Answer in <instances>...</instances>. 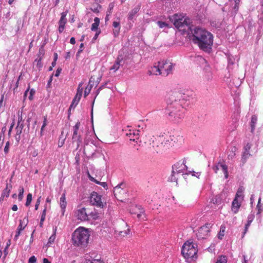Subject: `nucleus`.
Instances as JSON below:
<instances>
[{
  "label": "nucleus",
  "mask_w": 263,
  "mask_h": 263,
  "mask_svg": "<svg viewBox=\"0 0 263 263\" xmlns=\"http://www.w3.org/2000/svg\"><path fill=\"white\" fill-rule=\"evenodd\" d=\"M251 145L249 143H247L246 145L244 147V151L246 152H249L250 151V149H251Z\"/></svg>",
  "instance_id": "obj_53"
},
{
  "label": "nucleus",
  "mask_w": 263,
  "mask_h": 263,
  "mask_svg": "<svg viewBox=\"0 0 263 263\" xmlns=\"http://www.w3.org/2000/svg\"><path fill=\"white\" fill-rule=\"evenodd\" d=\"M80 100V99L74 97V98H73V99L72 100V103H71L69 108H70L72 106H74V107L76 106L77 105V104H78V103L79 102Z\"/></svg>",
  "instance_id": "obj_42"
},
{
  "label": "nucleus",
  "mask_w": 263,
  "mask_h": 263,
  "mask_svg": "<svg viewBox=\"0 0 263 263\" xmlns=\"http://www.w3.org/2000/svg\"><path fill=\"white\" fill-rule=\"evenodd\" d=\"M64 29H65L64 26L59 25V28H58V31H59V33H62L63 31V30H64Z\"/></svg>",
  "instance_id": "obj_57"
},
{
  "label": "nucleus",
  "mask_w": 263,
  "mask_h": 263,
  "mask_svg": "<svg viewBox=\"0 0 263 263\" xmlns=\"http://www.w3.org/2000/svg\"><path fill=\"white\" fill-rule=\"evenodd\" d=\"M100 24V19L98 17L94 18V23L91 25V30L92 31H97Z\"/></svg>",
  "instance_id": "obj_28"
},
{
  "label": "nucleus",
  "mask_w": 263,
  "mask_h": 263,
  "mask_svg": "<svg viewBox=\"0 0 263 263\" xmlns=\"http://www.w3.org/2000/svg\"><path fill=\"white\" fill-rule=\"evenodd\" d=\"M123 61V58L122 56H118L116 59L114 64L111 66L110 68V71H112L114 72H116L121 65V62Z\"/></svg>",
  "instance_id": "obj_14"
},
{
  "label": "nucleus",
  "mask_w": 263,
  "mask_h": 263,
  "mask_svg": "<svg viewBox=\"0 0 263 263\" xmlns=\"http://www.w3.org/2000/svg\"><path fill=\"white\" fill-rule=\"evenodd\" d=\"M253 216H252V215L251 216H249L248 217V221H247V223L246 224V225L247 226L250 227L251 222L253 221Z\"/></svg>",
  "instance_id": "obj_44"
},
{
  "label": "nucleus",
  "mask_w": 263,
  "mask_h": 263,
  "mask_svg": "<svg viewBox=\"0 0 263 263\" xmlns=\"http://www.w3.org/2000/svg\"><path fill=\"white\" fill-rule=\"evenodd\" d=\"M186 169L184 161H179L175 163L172 166V175L171 177V181L177 182L178 175L183 173Z\"/></svg>",
  "instance_id": "obj_6"
},
{
  "label": "nucleus",
  "mask_w": 263,
  "mask_h": 263,
  "mask_svg": "<svg viewBox=\"0 0 263 263\" xmlns=\"http://www.w3.org/2000/svg\"><path fill=\"white\" fill-rule=\"evenodd\" d=\"M91 89V86H90L89 88L87 87L85 90L84 92V97H86L90 93Z\"/></svg>",
  "instance_id": "obj_45"
},
{
  "label": "nucleus",
  "mask_w": 263,
  "mask_h": 263,
  "mask_svg": "<svg viewBox=\"0 0 263 263\" xmlns=\"http://www.w3.org/2000/svg\"><path fill=\"white\" fill-rule=\"evenodd\" d=\"M139 130H129L126 135L129 137L130 140L135 141L139 138Z\"/></svg>",
  "instance_id": "obj_18"
},
{
  "label": "nucleus",
  "mask_w": 263,
  "mask_h": 263,
  "mask_svg": "<svg viewBox=\"0 0 263 263\" xmlns=\"http://www.w3.org/2000/svg\"><path fill=\"white\" fill-rule=\"evenodd\" d=\"M102 8V6L97 3H95L92 4L90 9L94 13H98L100 12V10Z\"/></svg>",
  "instance_id": "obj_24"
},
{
  "label": "nucleus",
  "mask_w": 263,
  "mask_h": 263,
  "mask_svg": "<svg viewBox=\"0 0 263 263\" xmlns=\"http://www.w3.org/2000/svg\"><path fill=\"white\" fill-rule=\"evenodd\" d=\"M67 13H68V11L63 12L62 13H61V18L59 21V24L60 25H62V26H65L66 23L67 22L66 16L67 14Z\"/></svg>",
  "instance_id": "obj_23"
},
{
  "label": "nucleus",
  "mask_w": 263,
  "mask_h": 263,
  "mask_svg": "<svg viewBox=\"0 0 263 263\" xmlns=\"http://www.w3.org/2000/svg\"><path fill=\"white\" fill-rule=\"evenodd\" d=\"M22 231H20L18 229H17V231H16V234L14 237L15 239H16V240L17 239V238H18V236L20 235Z\"/></svg>",
  "instance_id": "obj_58"
},
{
  "label": "nucleus",
  "mask_w": 263,
  "mask_h": 263,
  "mask_svg": "<svg viewBox=\"0 0 263 263\" xmlns=\"http://www.w3.org/2000/svg\"><path fill=\"white\" fill-rule=\"evenodd\" d=\"M260 201H261V198H259L258 199L257 205V209L258 210V212H257L258 214H260L263 210L262 208V205L260 204Z\"/></svg>",
  "instance_id": "obj_38"
},
{
  "label": "nucleus",
  "mask_w": 263,
  "mask_h": 263,
  "mask_svg": "<svg viewBox=\"0 0 263 263\" xmlns=\"http://www.w3.org/2000/svg\"><path fill=\"white\" fill-rule=\"evenodd\" d=\"M220 166H219V163L217 164V165L214 166L213 167V170L215 173H217L218 171L220 170Z\"/></svg>",
  "instance_id": "obj_55"
},
{
  "label": "nucleus",
  "mask_w": 263,
  "mask_h": 263,
  "mask_svg": "<svg viewBox=\"0 0 263 263\" xmlns=\"http://www.w3.org/2000/svg\"><path fill=\"white\" fill-rule=\"evenodd\" d=\"M112 26L114 28V29L113 30V33L115 36H117L118 35L120 31V22L119 21H114L112 23Z\"/></svg>",
  "instance_id": "obj_21"
},
{
  "label": "nucleus",
  "mask_w": 263,
  "mask_h": 263,
  "mask_svg": "<svg viewBox=\"0 0 263 263\" xmlns=\"http://www.w3.org/2000/svg\"><path fill=\"white\" fill-rule=\"evenodd\" d=\"M158 25L160 28H163L167 26V24L165 22L161 21L158 22Z\"/></svg>",
  "instance_id": "obj_50"
},
{
  "label": "nucleus",
  "mask_w": 263,
  "mask_h": 263,
  "mask_svg": "<svg viewBox=\"0 0 263 263\" xmlns=\"http://www.w3.org/2000/svg\"><path fill=\"white\" fill-rule=\"evenodd\" d=\"M227 258L226 256L221 255L218 257L216 263H227Z\"/></svg>",
  "instance_id": "obj_34"
},
{
  "label": "nucleus",
  "mask_w": 263,
  "mask_h": 263,
  "mask_svg": "<svg viewBox=\"0 0 263 263\" xmlns=\"http://www.w3.org/2000/svg\"><path fill=\"white\" fill-rule=\"evenodd\" d=\"M170 21L179 31H185L186 28L191 29L190 27L192 23L191 20L187 17L181 14H175L170 17Z\"/></svg>",
  "instance_id": "obj_4"
},
{
  "label": "nucleus",
  "mask_w": 263,
  "mask_h": 263,
  "mask_svg": "<svg viewBox=\"0 0 263 263\" xmlns=\"http://www.w3.org/2000/svg\"><path fill=\"white\" fill-rule=\"evenodd\" d=\"M140 5H138L136 7H135L134 9H133L128 14V19L130 20H132L134 17L135 15L138 13V12L140 9Z\"/></svg>",
  "instance_id": "obj_22"
},
{
  "label": "nucleus",
  "mask_w": 263,
  "mask_h": 263,
  "mask_svg": "<svg viewBox=\"0 0 263 263\" xmlns=\"http://www.w3.org/2000/svg\"><path fill=\"white\" fill-rule=\"evenodd\" d=\"M166 97V114L170 119L179 121L184 116L185 108L183 106V103L189 99V96L180 91H170L167 93Z\"/></svg>",
  "instance_id": "obj_1"
},
{
  "label": "nucleus",
  "mask_w": 263,
  "mask_h": 263,
  "mask_svg": "<svg viewBox=\"0 0 263 263\" xmlns=\"http://www.w3.org/2000/svg\"><path fill=\"white\" fill-rule=\"evenodd\" d=\"M100 33V31H97V32L96 33V34H95V35L94 37H93V40H96V39L98 38V35H99V34Z\"/></svg>",
  "instance_id": "obj_63"
},
{
  "label": "nucleus",
  "mask_w": 263,
  "mask_h": 263,
  "mask_svg": "<svg viewBox=\"0 0 263 263\" xmlns=\"http://www.w3.org/2000/svg\"><path fill=\"white\" fill-rule=\"evenodd\" d=\"M90 201L92 205L101 209L106 204L105 202L102 200V196L95 192L91 194Z\"/></svg>",
  "instance_id": "obj_10"
},
{
  "label": "nucleus",
  "mask_w": 263,
  "mask_h": 263,
  "mask_svg": "<svg viewBox=\"0 0 263 263\" xmlns=\"http://www.w3.org/2000/svg\"><path fill=\"white\" fill-rule=\"evenodd\" d=\"M241 200H239L238 199L234 198L233 200L232 203L231 210L234 214L238 212L239 209L241 205Z\"/></svg>",
  "instance_id": "obj_15"
},
{
  "label": "nucleus",
  "mask_w": 263,
  "mask_h": 263,
  "mask_svg": "<svg viewBox=\"0 0 263 263\" xmlns=\"http://www.w3.org/2000/svg\"><path fill=\"white\" fill-rule=\"evenodd\" d=\"M72 143L76 144V148L77 150L82 143V137L81 135L72 136Z\"/></svg>",
  "instance_id": "obj_19"
},
{
  "label": "nucleus",
  "mask_w": 263,
  "mask_h": 263,
  "mask_svg": "<svg viewBox=\"0 0 263 263\" xmlns=\"http://www.w3.org/2000/svg\"><path fill=\"white\" fill-rule=\"evenodd\" d=\"M115 232L121 237H125L130 235V229L126 223L123 222L121 226L116 229Z\"/></svg>",
  "instance_id": "obj_11"
},
{
  "label": "nucleus",
  "mask_w": 263,
  "mask_h": 263,
  "mask_svg": "<svg viewBox=\"0 0 263 263\" xmlns=\"http://www.w3.org/2000/svg\"><path fill=\"white\" fill-rule=\"evenodd\" d=\"M197 245L193 242L186 241L182 248L181 253L186 259H193L197 257Z\"/></svg>",
  "instance_id": "obj_5"
},
{
  "label": "nucleus",
  "mask_w": 263,
  "mask_h": 263,
  "mask_svg": "<svg viewBox=\"0 0 263 263\" xmlns=\"http://www.w3.org/2000/svg\"><path fill=\"white\" fill-rule=\"evenodd\" d=\"M257 118L255 115H253L252 116L251 121V132L253 133L255 127V124L257 123Z\"/></svg>",
  "instance_id": "obj_32"
},
{
  "label": "nucleus",
  "mask_w": 263,
  "mask_h": 263,
  "mask_svg": "<svg viewBox=\"0 0 263 263\" xmlns=\"http://www.w3.org/2000/svg\"><path fill=\"white\" fill-rule=\"evenodd\" d=\"M47 124V116H44V121H43V125L44 126H46Z\"/></svg>",
  "instance_id": "obj_60"
},
{
  "label": "nucleus",
  "mask_w": 263,
  "mask_h": 263,
  "mask_svg": "<svg viewBox=\"0 0 263 263\" xmlns=\"http://www.w3.org/2000/svg\"><path fill=\"white\" fill-rule=\"evenodd\" d=\"M70 43L73 45H74L76 43V41H75L74 37H71V39L70 40Z\"/></svg>",
  "instance_id": "obj_64"
},
{
  "label": "nucleus",
  "mask_w": 263,
  "mask_h": 263,
  "mask_svg": "<svg viewBox=\"0 0 263 263\" xmlns=\"http://www.w3.org/2000/svg\"><path fill=\"white\" fill-rule=\"evenodd\" d=\"M83 48H84V44L83 43H81L80 44V49L78 52V53H80V52H81L83 50Z\"/></svg>",
  "instance_id": "obj_59"
},
{
  "label": "nucleus",
  "mask_w": 263,
  "mask_h": 263,
  "mask_svg": "<svg viewBox=\"0 0 263 263\" xmlns=\"http://www.w3.org/2000/svg\"><path fill=\"white\" fill-rule=\"evenodd\" d=\"M24 126H16L15 128L16 129V134H15V139L19 141L21 139V134L22 133V130L24 128Z\"/></svg>",
  "instance_id": "obj_27"
},
{
  "label": "nucleus",
  "mask_w": 263,
  "mask_h": 263,
  "mask_svg": "<svg viewBox=\"0 0 263 263\" xmlns=\"http://www.w3.org/2000/svg\"><path fill=\"white\" fill-rule=\"evenodd\" d=\"M34 93H35V91L33 89L30 90V91L29 92V99L30 100H32L33 96L34 95Z\"/></svg>",
  "instance_id": "obj_52"
},
{
  "label": "nucleus",
  "mask_w": 263,
  "mask_h": 263,
  "mask_svg": "<svg viewBox=\"0 0 263 263\" xmlns=\"http://www.w3.org/2000/svg\"><path fill=\"white\" fill-rule=\"evenodd\" d=\"M81 86H82V84H80L79 85L78 88L77 89V92H80L81 93H82L83 90V88H82Z\"/></svg>",
  "instance_id": "obj_56"
},
{
  "label": "nucleus",
  "mask_w": 263,
  "mask_h": 263,
  "mask_svg": "<svg viewBox=\"0 0 263 263\" xmlns=\"http://www.w3.org/2000/svg\"><path fill=\"white\" fill-rule=\"evenodd\" d=\"M159 68L162 76L166 77L172 71L173 65L169 61H161L158 62Z\"/></svg>",
  "instance_id": "obj_9"
},
{
  "label": "nucleus",
  "mask_w": 263,
  "mask_h": 263,
  "mask_svg": "<svg viewBox=\"0 0 263 263\" xmlns=\"http://www.w3.org/2000/svg\"><path fill=\"white\" fill-rule=\"evenodd\" d=\"M55 239V234L52 235L49 238L48 243H51L53 242Z\"/></svg>",
  "instance_id": "obj_49"
},
{
  "label": "nucleus",
  "mask_w": 263,
  "mask_h": 263,
  "mask_svg": "<svg viewBox=\"0 0 263 263\" xmlns=\"http://www.w3.org/2000/svg\"><path fill=\"white\" fill-rule=\"evenodd\" d=\"M210 224L206 223L201 227L197 233V237L198 239H205L209 236Z\"/></svg>",
  "instance_id": "obj_12"
},
{
  "label": "nucleus",
  "mask_w": 263,
  "mask_h": 263,
  "mask_svg": "<svg viewBox=\"0 0 263 263\" xmlns=\"http://www.w3.org/2000/svg\"><path fill=\"white\" fill-rule=\"evenodd\" d=\"M169 138L167 135L159 136L156 138L155 141H153V143L160 149L168 148L172 147Z\"/></svg>",
  "instance_id": "obj_7"
},
{
  "label": "nucleus",
  "mask_w": 263,
  "mask_h": 263,
  "mask_svg": "<svg viewBox=\"0 0 263 263\" xmlns=\"http://www.w3.org/2000/svg\"><path fill=\"white\" fill-rule=\"evenodd\" d=\"M12 188L11 184L8 185V183L6 184L5 189L3 190L1 196L0 197V200H4L5 198H8L9 196L10 193Z\"/></svg>",
  "instance_id": "obj_16"
},
{
  "label": "nucleus",
  "mask_w": 263,
  "mask_h": 263,
  "mask_svg": "<svg viewBox=\"0 0 263 263\" xmlns=\"http://www.w3.org/2000/svg\"><path fill=\"white\" fill-rule=\"evenodd\" d=\"M225 229H226V228L224 226H221L220 232L218 234L219 235L218 237L219 238L221 239L222 237L224 236V232H225Z\"/></svg>",
  "instance_id": "obj_41"
},
{
  "label": "nucleus",
  "mask_w": 263,
  "mask_h": 263,
  "mask_svg": "<svg viewBox=\"0 0 263 263\" xmlns=\"http://www.w3.org/2000/svg\"><path fill=\"white\" fill-rule=\"evenodd\" d=\"M90 217L92 219L96 220L99 218V213L96 212L95 211L93 212H91L89 214V217Z\"/></svg>",
  "instance_id": "obj_37"
},
{
  "label": "nucleus",
  "mask_w": 263,
  "mask_h": 263,
  "mask_svg": "<svg viewBox=\"0 0 263 263\" xmlns=\"http://www.w3.org/2000/svg\"><path fill=\"white\" fill-rule=\"evenodd\" d=\"M251 156L250 153L249 152L244 151L243 154L242 155L241 160L243 163H245L246 162L247 159Z\"/></svg>",
  "instance_id": "obj_33"
},
{
  "label": "nucleus",
  "mask_w": 263,
  "mask_h": 263,
  "mask_svg": "<svg viewBox=\"0 0 263 263\" xmlns=\"http://www.w3.org/2000/svg\"><path fill=\"white\" fill-rule=\"evenodd\" d=\"M87 263H104L103 261L99 259H93Z\"/></svg>",
  "instance_id": "obj_54"
},
{
  "label": "nucleus",
  "mask_w": 263,
  "mask_h": 263,
  "mask_svg": "<svg viewBox=\"0 0 263 263\" xmlns=\"http://www.w3.org/2000/svg\"><path fill=\"white\" fill-rule=\"evenodd\" d=\"M170 137V141L172 146H174L175 143L181 142L182 140V137L177 134L173 135H168Z\"/></svg>",
  "instance_id": "obj_17"
},
{
  "label": "nucleus",
  "mask_w": 263,
  "mask_h": 263,
  "mask_svg": "<svg viewBox=\"0 0 263 263\" xmlns=\"http://www.w3.org/2000/svg\"><path fill=\"white\" fill-rule=\"evenodd\" d=\"M124 183H122L114 188V195L116 198L120 201H123L127 197V189Z\"/></svg>",
  "instance_id": "obj_8"
},
{
  "label": "nucleus",
  "mask_w": 263,
  "mask_h": 263,
  "mask_svg": "<svg viewBox=\"0 0 263 263\" xmlns=\"http://www.w3.org/2000/svg\"><path fill=\"white\" fill-rule=\"evenodd\" d=\"M32 201V194L31 193H29L27 196L26 202L25 203L26 206H28L30 205L31 202Z\"/></svg>",
  "instance_id": "obj_40"
},
{
  "label": "nucleus",
  "mask_w": 263,
  "mask_h": 263,
  "mask_svg": "<svg viewBox=\"0 0 263 263\" xmlns=\"http://www.w3.org/2000/svg\"><path fill=\"white\" fill-rule=\"evenodd\" d=\"M241 0H231V2H234L235 3V6L234 7V9L237 11L239 8V4Z\"/></svg>",
  "instance_id": "obj_43"
},
{
  "label": "nucleus",
  "mask_w": 263,
  "mask_h": 263,
  "mask_svg": "<svg viewBox=\"0 0 263 263\" xmlns=\"http://www.w3.org/2000/svg\"><path fill=\"white\" fill-rule=\"evenodd\" d=\"M17 122H24V120L23 119V117H22V112H20V111L18 112V121Z\"/></svg>",
  "instance_id": "obj_51"
},
{
  "label": "nucleus",
  "mask_w": 263,
  "mask_h": 263,
  "mask_svg": "<svg viewBox=\"0 0 263 263\" xmlns=\"http://www.w3.org/2000/svg\"><path fill=\"white\" fill-rule=\"evenodd\" d=\"M193 34V41L197 44L199 48L204 51L211 49L213 43V36L206 30L199 27H195L191 30Z\"/></svg>",
  "instance_id": "obj_2"
},
{
  "label": "nucleus",
  "mask_w": 263,
  "mask_h": 263,
  "mask_svg": "<svg viewBox=\"0 0 263 263\" xmlns=\"http://www.w3.org/2000/svg\"><path fill=\"white\" fill-rule=\"evenodd\" d=\"M4 99V95H2L1 98L0 100V107H1L3 106Z\"/></svg>",
  "instance_id": "obj_62"
},
{
  "label": "nucleus",
  "mask_w": 263,
  "mask_h": 263,
  "mask_svg": "<svg viewBox=\"0 0 263 263\" xmlns=\"http://www.w3.org/2000/svg\"><path fill=\"white\" fill-rule=\"evenodd\" d=\"M219 166H220V170H221L224 174L225 178H227L228 177V166L224 164L221 163H219Z\"/></svg>",
  "instance_id": "obj_31"
},
{
  "label": "nucleus",
  "mask_w": 263,
  "mask_h": 263,
  "mask_svg": "<svg viewBox=\"0 0 263 263\" xmlns=\"http://www.w3.org/2000/svg\"><path fill=\"white\" fill-rule=\"evenodd\" d=\"M90 236L88 229L79 227L72 233V243L75 247L85 248L88 243Z\"/></svg>",
  "instance_id": "obj_3"
},
{
  "label": "nucleus",
  "mask_w": 263,
  "mask_h": 263,
  "mask_svg": "<svg viewBox=\"0 0 263 263\" xmlns=\"http://www.w3.org/2000/svg\"><path fill=\"white\" fill-rule=\"evenodd\" d=\"M67 202L66 201L65 194L64 193L60 198V206L63 212L66 207Z\"/></svg>",
  "instance_id": "obj_25"
},
{
  "label": "nucleus",
  "mask_w": 263,
  "mask_h": 263,
  "mask_svg": "<svg viewBox=\"0 0 263 263\" xmlns=\"http://www.w3.org/2000/svg\"><path fill=\"white\" fill-rule=\"evenodd\" d=\"M46 214V208H45L44 209V210H43V211L42 212V215H41V221H40V225L41 227H42L43 223L45 219Z\"/></svg>",
  "instance_id": "obj_36"
},
{
  "label": "nucleus",
  "mask_w": 263,
  "mask_h": 263,
  "mask_svg": "<svg viewBox=\"0 0 263 263\" xmlns=\"http://www.w3.org/2000/svg\"><path fill=\"white\" fill-rule=\"evenodd\" d=\"M76 215L77 218L82 221L89 220V214L86 212V209L85 208L78 209L76 212Z\"/></svg>",
  "instance_id": "obj_13"
},
{
  "label": "nucleus",
  "mask_w": 263,
  "mask_h": 263,
  "mask_svg": "<svg viewBox=\"0 0 263 263\" xmlns=\"http://www.w3.org/2000/svg\"><path fill=\"white\" fill-rule=\"evenodd\" d=\"M41 197L40 196V197L38 198V199H37V200L36 201V203L35 205V210H38V208H39V205H40V202H41Z\"/></svg>",
  "instance_id": "obj_48"
},
{
  "label": "nucleus",
  "mask_w": 263,
  "mask_h": 263,
  "mask_svg": "<svg viewBox=\"0 0 263 263\" xmlns=\"http://www.w3.org/2000/svg\"><path fill=\"white\" fill-rule=\"evenodd\" d=\"M18 199L19 201H22L23 198V194L24 192V187L22 186H20L18 188Z\"/></svg>",
  "instance_id": "obj_35"
},
{
  "label": "nucleus",
  "mask_w": 263,
  "mask_h": 263,
  "mask_svg": "<svg viewBox=\"0 0 263 263\" xmlns=\"http://www.w3.org/2000/svg\"><path fill=\"white\" fill-rule=\"evenodd\" d=\"M150 74H154L156 76L161 75L162 73L160 71V69L159 68V64L158 63L157 65H154L152 67L151 69L148 71Z\"/></svg>",
  "instance_id": "obj_20"
},
{
  "label": "nucleus",
  "mask_w": 263,
  "mask_h": 263,
  "mask_svg": "<svg viewBox=\"0 0 263 263\" xmlns=\"http://www.w3.org/2000/svg\"><path fill=\"white\" fill-rule=\"evenodd\" d=\"M90 179L91 181H92L95 182L96 183H97V184H100V182H100V181H98V180H96L95 179H94V178H92V177H90Z\"/></svg>",
  "instance_id": "obj_61"
},
{
  "label": "nucleus",
  "mask_w": 263,
  "mask_h": 263,
  "mask_svg": "<svg viewBox=\"0 0 263 263\" xmlns=\"http://www.w3.org/2000/svg\"><path fill=\"white\" fill-rule=\"evenodd\" d=\"M36 262V258L34 256H31L28 260V263H35Z\"/></svg>",
  "instance_id": "obj_47"
},
{
  "label": "nucleus",
  "mask_w": 263,
  "mask_h": 263,
  "mask_svg": "<svg viewBox=\"0 0 263 263\" xmlns=\"http://www.w3.org/2000/svg\"><path fill=\"white\" fill-rule=\"evenodd\" d=\"M133 214L136 215L137 218L140 220H144L145 217L143 209H138V212L133 213Z\"/></svg>",
  "instance_id": "obj_29"
},
{
  "label": "nucleus",
  "mask_w": 263,
  "mask_h": 263,
  "mask_svg": "<svg viewBox=\"0 0 263 263\" xmlns=\"http://www.w3.org/2000/svg\"><path fill=\"white\" fill-rule=\"evenodd\" d=\"M23 222H24V221H22V220H20V224H19L17 229H18L20 231L24 230V229L27 226V223H24V224H23Z\"/></svg>",
  "instance_id": "obj_39"
},
{
  "label": "nucleus",
  "mask_w": 263,
  "mask_h": 263,
  "mask_svg": "<svg viewBox=\"0 0 263 263\" xmlns=\"http://www.w3.org/2000/svg\"><path fill=\"white\" fill-rule=\"evenodd\" d=\"M81 123L80 122H77L74 126L72 127L73 134L72 136L81 135L80 133L79 132Z\"/></svg>",
  "instance_id": "obj_26"
},
{
  "label": "nucleus",
  "mask_w": 263,
  "mask_h": 263,
  "mask_svg": "<svg viewBox=\"0 0 263 263\" xmlns=\"http://www.w3.org/2000/svg\"><path fill=\"white\" fill-rule=\"evenodd\" d=\"M243 190L242 187H239L237 190L235 198L242 201L243 199Z\"/></svg>",
  "instance_id": "obj_30"
},
{
  "label": "nucleus",
  "mask_w": 263,
  "mask_h": 263,
  "mask_svg": "<svg viewBox=\"0 0 263 263\" xmlns=\"http://www.w3.org/2000/svg\"><path fill=\"white\" fill-rule=\"evenodd\" d=\"M9 145H10L9 141H8L6 143V145H5V148H4V152L6 154H7L9 152Z\"/></svg>",
  "instance_id": "obj_46"
}]
</instances>
